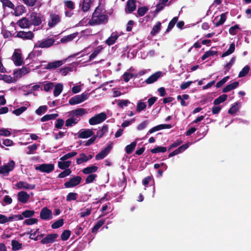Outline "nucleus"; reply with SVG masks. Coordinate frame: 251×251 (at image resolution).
<instances>
[{
  "instance_id": "aec40b11",
  "label": "nucleus",
  "mask_w": 251,
  "mask_h": 251,
  "mask_svg": "<svg viewBox=\"0 0 251 251\" xmlns=\"http://www.w3.org/2000/svg\"><path fill=\"white\" fill-rule=\"evenodd\" d=\"M112 147L111 145H108L104 149H103L100 152L96 155V160H100L104 158L110 152Z\"/></svg>"
},
{
  "instance_id": "473e14b6",
  "label": "nucleus",
  "mask_w": 251,
  "mask_h": 251,
  "mask_svg": "<svg viewBox=\"0 0 251 251\" xmlns=\"http://www.w3.org/2000/svg\"><path fill=\"white\" fill-rule=\"evenodd\" d=\"M137 141H138V138H137L135 141L126 147L125 150L127 154H130L132 152L136 146Z\"/></svg>"
},
{
  "instance_id": "c756f323",
  "label": "nucleus",
  "mask_w": 251,
  "mask_h": 251,
  "mask_svg": "<svg viewBox=\"0 0 251 251\" xmlns=\"http://www.w3.org/2000/svg\"><path fill=\"white\" fill-rule=\"evenodd\" d=\"M77 34V32H75L67 36H65L61 39L60 41L62 43H65L71 41L76 37Z\"/></svg>"
},
{
  "instance_id": "2eb2a0df",
  "label": "nucleus",
  "mask_w": 251,
  "mask_h": 251,
  "mask_svg": "<svg viewBox=\"0 0 251 251\" xmlns=\"http://www.w3.org/2000/svg\"><path fill=\"white\" fill-rule=\"evenodd\" d=\"M30 198V196L26 192L22 191L18 193L17 199L19 202L26 203Z\"/></svg>"
},
{
  "instance_id": "f3484780",
  "label": "nucleus",
  "mask_w": 251,
  "mask_h": 251,
  "mask_svg": "<svg viewBox=\"0 0 251 251\" xmlns=\"http://www.w3.org/2000/svg\"><path fill=\"white\" fill-rule=\"evenodd\" d=\"M66 60H57L51 62H49L47 65L45 67L46 69L51 70L56 69L63 64L65 62Z\"/></svg>"
},
{
  "instance_id": "0e129e2a",
  "label": "nucleus",
  "mask_w": 251,
  "mask_h": 251,
  "mask_svg": "<svg viewBox=\"0 0 251 251\" xmlns=\"http://www.w3.org/2000/svg\"><path fill=\"white\" fill-rule=\"evenodd\" d=\"M240 29V27L238 25H236L231 26L229 29V33L232 35H235L237 34L238 31Z\"/></svg>"
},
{
  "instance_id": "ea45409f",
  "label": "nucleus",
  "mask_w": 251,
  "mask_h": 251,
  "mask_svg": "<svg viewBox=\"0 0 251 251\" xmlns=\"http://www.w3.org/2000/svg\"><path fill=\"white\" fill-rule=\"evenodd\" d=\"M25 8L23 5L17 6L14 10V15L16 16L21 15L25 12Z\"/></svg>"
},
{
  "instance_id": "dca6fc26",
  "label": "nucleus",
  "mask_w": 251,
  "mask_h": 251,
  "mask_svg": "<svg viewBox=\"0 0 251 251\" xmlns=\"http://www.w3.org/2000/svg\"><path fill=\"white\" fill-rule=\"evenodd\" d=\"M57 237L58 235L56 233L48 234L46 237L42 239L41 242L43 244L52 243L55 242Z\"/></svg>"
},
{
  "instance_id": "9d476101",
  "label": "nucleus",
  "mask_w": 251,
  "mask_h": 251,
  "mask_svg": "<svg viewBox=\"0 0 251 251\" xmlns=\"http://www.w3.org/2000/svg\"><path fill=\"white\" fill-rule=\"evenodd\" d=\"M86 113L85 109L80 108L75 110H72L69 113V116H72L75 119H78L79 122L80 120L81 117Z\"/></svg>"
},
{
  "instance_id": "412c9836",
  "label": "nucleus",
  "mask_w": 251,
  "mask_h": 251,
  "mask_svg": "<svg viewBox=\"0 0 251 251\" xmlns=\"http://www.w3.org/2000/svg\"><path fill=\"white\" fill-rule=\"evenodd\" d=\"M30 21L31 25H38L41 24V18L36 13H32L30 16Z\"/></svg>"
},
{
  "instance_id": "6ab92c4d",
  "label": "nucleus",
  "mask_w": 251,
  "mask_h": 251,
  "mask_svg": "<svg viewBox=\"0 0 251 251\" xmlns=\"http://www.w3.org/2000/svg\"><path fill=\"white\" fill-rule=\"evenodd\" d=\"M163 75L161 72H157L148 77L145 82L148 84H151L156 81L159 77Z\"/></svg>"
},
{
  "instance_id": "9b49d317",
  "label": "nucleus",
  "mask_w": 251,
  "mask_h": 251,
  "mask_svg": "<svg viewBox=\"0 0 251 251\" xmlns=\"http://www.w3.org/2000/svg\"><path fill=\"white\" fill-rule=\"evenodd\" d=\"M81 180V177L79 176H76L71 178L68 181L64 183L66 188H72L78 185Z\"/></svg>"
},
{
  "instance_id": "5701e85b",
  "label": "nucleus",
  "mask_w": 251,
  "mask_h": 251,
  "mask_svg": "<svg viewBox=\"0 0 251 251\" xmlns=\"http://www.w3.org/2000/svg\"><path fill=\"white\" fill-rule=\"evenodd\" d=\"M172 127V126L171 125H165V124H162V125H159L157 126H155L148 131V134H151L155 131L165 129V128H170Z\"/></svg>"
},
{
  "instance_id": "bf43d9fd",
  "label": "nucleus",
  "mask_w": 251,
  "mask_h": 251,
  "mask_svg": "<svg viewBox=\"0 0 251 251\" xmlns=\"http://www.w3.org/2000/svg\"><path fill=\"white\" fill-rule=\"evenodd\" d=\"M217 53L216 51L209 50L205 52V53L201 57V59L204 60L206 59L207 58L213 56Z\"/></svg>"
},
{
  "instance_id": "bb28decb",
  "label": "nucleus",
  "mask_w": 251,
  "mask_h": 251,
  "mask_svg": "<svg viewBox=\"0 0 251 251\" xmlns=\"http://www.w3.org/2000/svg\"><path fill=\"white\" fill-rule=\"evenodd\" d=\"M19 25L22 28L28 27L31 25L30 20L26 18H23L18 22Z\"/></svg>"
},
{
  "instance_id": "774afa93",
  "label": "nucleus",
  "mask_w": 251,
  "mask_h": 251,
  "mask_svg": "<svg viewBox=\"0 0 251 251\" xmlns=\"http://www.w3.org/2000/svg\"><path fill=\"white\" fill-rule=\"evenodd\" d=\"M71 235V232L69 230H65L61 235V239L63 241H66L68 239Z\"/></svg>"
},
{
  "instance_id": "7ed1b4c3",
  "label": "nucleus",
  "mask_w": 251,
  "mask_h": 251,
  "mask_svg": "<svg viewBox=\"0 0 251 251\" xmlns=\"http://www.w3.org/2000/svg\"><path fill=\"white\" fill-rule=\"evenodd\" d=\"M35 169L36 171H39L40 172L49 174L54 170V165L52 163H44L36 166Z\"/></svg>"
},
{
  "instance_id": "f704fd0d",
  "label": "nucleus",
  "mask_w": 251,
  "mask_h": 251,
  "mask_svg": "<svg viewBox=\"0 0 251 251\" xmlns=\"http://www.w3.org/2000/svg\"><path fill=\"white\" fill-rule=\"evenodd\" d=\"M98 169V168L97 166H91L83 169L82 170V172L84 174H92L93 173L97 172Z\"/></svg>"
},
{
  "instance_id": "a878e982",
  "label": "nucleus",
  "mask_w": 251,
  "mask_h": 251,
  "mask_svg": "<svg viewBox=\"0 0 251 251\" xmlns=\"http://www.w3.org/2000/svg\"><path fill=\"white\" fill-rule=\"evenodd\" d=\"M226 19V13H223L220 15L219 18L217 17L214 22V25L216 26H218L224 23Z\"/></svg>"
},
{
  "instance_id": "e433bc0d",
  "label": "nucleus",
  "mask_w": 251,
  "mask_h": 251,
  "mask_svg": "<svg viewBox=\"0 0 251 251\" xmlns=\"http://www.w3.org/2000/svg\"><path fill=\"white\" fill-rule=\"evenodd\" d=\"M92 210V208L91 207L86 208H85L81 210V211L79 214V215L80 217H81V218L87 217V216H89V215H90V214L91 213Z\"/></svg>"
},
{
  "instance_id": "6e6552de",
  "label": "nucleus",
  "mask_w": 251,
  "mask_h": 251,
  "mask_svg": "<svg viewBox=\"0 0 251 251\" xmlns=\"http://www.w3.org/2000/svg\"><path fill=\"white\" fill-rule=\"evenodd\" d=\"M40 218L44 220H50L53 218L52 211L47 207L43 208L40 212Z\"/></svg>"
},
{
  "instance_id": "09e8293b",
  "label": "nucleus",
  "mask_w": 251,
  "mask_h": 251,
  "mask_svg": "<svg viewBox=\"0 0 251 251\" xmlns=\"http://www.w3.org/2000/svg\"><path fill=\"white\" fill-rule=\"evenodd\" d=\"M167 151V149L164 147L157 146L151 150L152 153H156L158 152H165Z\"/></svg>"
},
{
  "instance_id": "4468645a",
  "label": "nucleus",
  "mask_w": 251,
  "mask_h": 251,
  "mask_svg": "<svg viewBox=\"0 0 251 251\" xmlns=\"http://www.w3.org/2000/svg\"><path fill=\"white\" fill-rule=\"evenodd\" d=\"M29 72V70L25 67L22 68L20 69L15 71L14 72L13 75L16 81H17L19 78H20L23 76L28 74Z\"/></svg>"
},
{
  "instance_id": "4be33fe9",
  "label": "nucleus",
  "mask_w": 251,
  "mask_h": 251,
  "mask_svg": "<svg viewBox=\"0 0 251 251\" xmlns=\"http://www.w3.org/2000/svg\"><path fill=\"white\" fill-rule=\"evenodd\" d=\"M17 37L24 39H31L33 37V34L31 31H21L17 33Z\"/></svg>"
},
{
  "instance_id": "37998d69",
  "label": "nucleus",
  "mask_w": 251,
  "mask_h": 251,
  "mask_svg": "<svg viewBox=\"0 0 251 251\" xmlns=\"http://www.w3.org/2000/svg\"><path fill=\"white\" fill-rule=\"evenodd\" d=\"M147 107L146 102H143L142 100H139L137 104L136 111L140 113L142 111L145 110Z\"/></svg>"
},
{
  "instance_id": "72a5a7b5",
  "label": "nucleus",
  "mask_w": 251,
  "mask_h": 251,
  "mask_svg": "<svg viewBox=\"0 0 251 251\" xmlns=\"http://www.w3.org/2000/svg\"><path fill=\"white\" fill-rule=\"evenodd\" d=\"M65 122V126H72L78 123V119L73 118L72 116H70Z\"/></svg>"
},
{
  "instance_id": "a211bd4d",
  "label": "nucleus",
  "mask_w": 251,
  "mask_h": 251,
  "mask_svg": "<svg viewBox=\"0 0 251 251\" xmlns=\"http://www.w3.org/2000/svg\"><path fill=\"white\" fill-rule=\"evenodd\" d=\"M190 144H191V143H187V144L182 145L181 146L179 147L176 150L174 151H173V152H171L169 154L168 157H171L172 156H174L175 155H176L177 154H178L182 152L183 151H185L186 149H187L189 148V145Z\"/></svg>"
},
{
  "instance_id": "cd10ccee",
  "label": "nucleus",
  "mask_w": 251,
  "mask_h": 251,
  "mask_svg": "<svg viewBox=\"0 0 251 251\" xmlns=\"http://www.w3.org/2000/svg\"><path fill=\"white\" fill-rule=\"evenodd\" d=\"M118 37L119 36L117 33L113 32L111 34V36L106 40V43L108 46H111L114 44L118 39Z\"/></svg>"
},
{
  "instance_id": "f03ea898",
  "label": "nucleus",
  "mask_w": 251,
  "mask_h": 251,
  "mask_svg": "<svg viewBox=\"0 0 251 251\" xmlns=\"http://www.w3.org/2000/svg\"><path fill=\"white\" fill-rule=\"evenodd\" d=\"M88 94L87 93H83L81 95L75 96L71 98L69 101V103L71 105H75L81 103L86 100L88 98Z\"/></svg>"
},
{
  "instance_id": "2f4dec72",
  "label": "nucleus",
  "mask_w": 251,
  "mask_h": 251,
  "mask_svg": "<svg viewBox=\"0 0 251 251\" xmlns=\"http://www.w3.org/2000/svg\"><path fill=\"white\" fill-rule=\"evenodd\" d=\"M241 106L240 102H235L229 108L228 111V113L230 114H234L238 111Z\"/></svg>"
},
{
  "instance_id": "3c124183",
  "label": "nucleus",
  "mask_w": 251,
  "mask_h": 251,
  "mask_svg": "<svg viewBox=\"0 0 251 251\" xmlns=\"http://www.w3.org/2000/svg\"><path fill=\"white\" fill-rule=\"evenodd\" d=\"M12 250L17 251L20 250L22 247V244L17 240H12L11 242Z\"/></svg>"
},
{
  "instance_id": "39448f33",
  "label": "nucleus",
  "mask_w": 251,
  "mask_h": 251,
  "mask_svg": "<svg viewBox=\"0 0 251 251\" xmlns=\"http://www.w3.org/2000/svg\"><path fill=\"white\" fill-rule=\"evenodd\" d=\"M12 60L14 64L17 66H21L23 64L24 61L22 57L21 51L20 49H15L12 56Z\"/></svg>"
},
{
  "instance_id": "423d86ee",
  "label": "nucleus",
  "mask_w": 251,
  "mask_h": 251,
  "mask_svg": "<svg viewBox=\"0 0 251 251\" xmlns=\"http://www.w3.org/2000/svg\"><path fill=\"white\" fill-rule=\"evenodd\" d=\"M54 43L52 38L38 41L34 45V48H47L51 47Z\"/></svg>"
},
{
  "instance_id": "8fccbe9b",
  "label": "nucleus",
  "mask_w": 251,
  "mask_h": 251,
  "mask_svg": "<svg viewBox=\"0 0 251 251\" xmlns=\"http://www.w3.org/2000/svg\"><path fill=\"white\" fill-rule=\"evenodd\" d=\"M236 58L235 57H233L229 62H228L224 67L225 73L227 72L231 68L232 66L234 64L235 62Z\"/></svg>"
},
{
  "instance_id": "c9c22d12",
  "label": "nucleus",
  "mask_w": 251,
  "mask_h": 251,
  "mask_svg": "<svg viewBox=\"0 0 251 251\" xmlns=\"http://www.w3.org/2000/svg\"><path fill=\"white\" fill-rule=\"evenodd\" d=\"M235 46L234 43H231L230 45L229 49L225 52H224L222 55V57H224L226 56H227L228 55H229L230 54H232L235 50Z\"/></svg>"
},
{
  "instance_id": "e2e57ef3",
  "label": "nucleus",
  "mask_w": 251,
  "mask_h": 251,
  "mask_svg": "<svg viewBox=\"0 0 251 251\" xmlns=\"http://www.w3.org/2000/svg\"><path fill=\"white\" fill-rule=\"evenodd\" d=\"M25 106L21 107L13 111L12 113L16 116H19L26 110Z\"/></svg>"
},
{
  "instance_id": "5fc2aeb1",
  "label": "nucleus",
  "mask_w": 251,
  "mask_h": 251,
  "mask_svg": "<svg viewBox=\"0 0 251 251\" xmlns=\"http://www.w3.org/2000/svg\"><path fill=\"white\" fill-rule=\"evenodd\" d=\"M105 220H100L92 228V232H97V230L104 224Z\"/></svg>"
},
{
  "instance_id": "20e7f679",
  "label": "nucleus",
  "mask_w": 251,
  "mask_h": 251,
  "mask_svg": "<svg viewBox=\"0 0 251 251\" xmlns=\"http://www.w3.org/2000/svg\"><path fill=\"white\" fill-rule=\"evenodd\" d=\"M106 119V115L104 113H100L90 118L89 123L91 125H95L100 124Z\"/></svg>"
},
{
  "instance_id": "c03bdc74",
  "label": "nucleus",
  "mask_w": 251,
  "mask_h": 251,
  "mask_svg": "<svg viewBox=\"0 0 251 251\" xmlns=\"http://www.w3.org/2000/svg\"><path fill=\"white\" fill-rule=\"evenodd\" d=\"M70 161H62L58 163V167L61 169H67L71 165Z\"/></svg>"
},
{
  "instance_id": "79ce46f5",
  "label": "nucleus",
  "mask_w": 251,
  "mask_h": 251,
  "mask_svg": "<svg viewBox=\"0 0 251 251\" xmlns=\"http://www.w3.org/2000/svg\"><path fill=\"white\" fill-rule=\"evenodd\" d=\"M57 116H58L57 114H52L46 115L41 118L40 121L42 122H44L46 121H49L50 120L54 119Z\"/></svg>"
},
{
  "instance_id": "49530a36",
  "label": "nucleus",
  "mask_w": 251,
  "mask_h": 251,
  "mask_svg": "<svg viewBox=\"0 0 251 251\" xmlns=\"http://www.w3.org/2000/svg\"><path fill=\"white\" fill-rule=\"evenodd\" d=\"M30 234L29 236V238L31 239H33L35 241H37L40 239L39 235H37V233H39V229L38 228L36 229V230L34 231L31 230L30 231Z\"/></svg>"
},
{
  "instance_id": "58836bf2",
  "label": "nucleus",
  "mask_w": 251,
  "mask_h": 251,
  "mask_svg": "<svg viewBox=\"0 0 251 251\" xmlns=\"http://www.w3.org/2000/svg\"><path fill=\"white\" fill-rule=\"evenodd\" d=\"M102 47L101 46H98L93 51V52L89 56V60L91 61L93 60L98 55V54L102 50Z\"/></svg>"
},
{
  "instance_id": "680f3d73",
  "label": "nucleus",
  "mask_w": 251,
  "mask_h": 251,
  "mask_svg": "<svg viewBox=\"0 0 251 251\" xmlns=\"http://www.w3.org/2000/svg\"><path fill=\"white\" fill-rule=\"evenodd\" d=\"M44 90L46 92H49L54 87V83L51 82H46L44 84Z\"/></svg>"
},
{
  "instance_id": "4d7b16f0",
  "label": "nucleus",
  "mask_w": 251,
  "mask_h": 251,
  "mask_svg": "<svg viewBox=\"0 0 251 251\" xmlns=\"http://www.w3.org/2000/svg\"><path fill=\"white\" fill-rule=\"evenodd\" d=\"M48 107L46 105L40 106L36 109L35 113L38 115H41L44 114L47 110Z\"/></svg>"
},
{
  "instance_id": "13d9d810",
  "label": "nucleus",
  "mask_w": 251,
  "mask_h": 251,
  "mask_svg": "<svg viewBox=\"0 0 251 251\" xmlns=\"http://www.w3.org/2000/svg\"><path fill=\"white\" fill-rule=\"evenodd\" d=\"M73 71V68L71 67H66L61 68L60 70V73L64 76L66 75L69 72Z\"/></svg>"
},
{
  "instance_id": "69168bd1",
  "label": "nucleus",
  "mask_w": 251,
  "mask_h": 251,
  "mask_svg": "<svg viewBox=\"0 0 251 251\" xmlns=\"http://www.w3.org/2000/svg\"><path fill=\"white\" fill-rule=\"evenodd\" d=\"M10 131L7 128H2L0 129V136L9 137L11 135Z\"/></svg>"
},
{
  "instance_id": "a18cd8bd",
  "label": "nucleus",
  "mask_w": 251,
  "mask_h": 251,
  "mask_svg": "<svg viewBox=\"0 0 251 251\" xmlns=\"http://www.w3.org/2000/svg\"><path fill=\"white\" fill-rule=\"evenodd\" d=\"M161 29V23L157 22L152 27L151 34L152 36H154L159 32Z\"/></svg>"
},
{
  "instance_id": "393cba45",
  "label": "nucleus",
  "mask_w": 251,
  "mask_h": 251,
  "mask_svg": "<svg viewBox=\"0 0 251 251\" xmlns=\"http://www.w3.org/2000/svg\"><path fill=\"white\" fill-rule=\"evenodd\" d=\"M92 4V0H83L82 3H80L79 7L83 12L87 11Z\"/></svg>"
},
{
  "instance_id": "864d4df0",
  "label": "nucleus",
  "mask_w": 251,
  "mask_h": 251,
  "mask_svg": "<svg viewBox=\"0 0 251 251\" xmlns=\"http://www.w3.org/2000/svg\"><path fill=\"white\" fill-rule=\"evenodd\" d=\"M2 79L5 82L9 83H14L16 82L14 76L12 77L9 75H3L2 76Z\"/></svg>"
},
{
  "instance_id": "603ef678",
  "label": "nucleus",
  "mask_w": 251,
  "mask_h": 251,
  "mask_svg": "<svg viewBox=\"0 0 251 251\" xmlns=\"http://www.w3.org/2000/svg\"><path fill=\"white\" fill-rule=\"evenodd\" d=\"M168 0H159L158 3L156 5V10L158 11L161 10L164 6L167 5Z\"/></svg>"
},
{
  "instance_id": "b1692460",
  "label": "nucleus",
  "mask_w": 251,
  "mask_h": 251,
  "mask_svg": "<svg viewBox=\"0 0 251 251\" xmlns=\"http://www.w3.org/2000/svg\"><path fill=\"white\" fill-rule=\"evenodd\" d=\"M136 9V5L133 0H129L126 4L125 11L126 13H130Z\"/></svg>"
},
{
  "instance_id": "338daca9",
  "label": "nucleus",
  "mask_w": 251,
  "mask_h": 251,
  "mask_svg": "<svg viewBox=\"0 0 251 251\" xmlns=\"http://www.w3.org/2000/svg\"><path fill=\"white\" fill-rule=\"evenodd\" d=\"M37 148V145L35 144H33L31 146H29L27 148L26 153L27 154H31L34 153L35 151L36 150Z\"/></svg>"
},
{
  "instance_id": "0eeeda50",
  "label": "nucleus",
  "mask_w": 251,
  "mask_h": 251,
  "mask_svg": "<svg viewBox=\"0 0 251 251\" xmlns=\"http://www.w3.org/2000/svg\"><path fill=\"white\" fill-rule=\"evenodd\" d=\"M15 166V162L12 160H10L7 164L0 167V174H8L14 169Z\"/></svg>"
},
{
  "instance_id": "c85d7f7f",
  "label": "nucleus",
  "mask_w": 251,
  "mask_h": 251,
  "mask_svg": "<svg viewBox=\"0 0 251 251\" xmlns=\"http://www.w3.org/2000/svg\"><path fill=\"white\" fill-rule=\"evenodd\" d=\"M239 83L237 81L234 82L229 85H226L223 90V92L224 93H227L228 92H229L235 88H236Z\"/></svg>"
},
{
  "instance_id": "f8f14e48",
  "label": "nucleus",
  "mask_w": 251,
  "mask_h": 251,
  "mask_svg": "<svg viewBox=\"0 0 251 251\" xmlns=\"http://www.w3.org/2000/svg\"><path fill=\"white\" fill-rule=\"evenodd\" d=\"M60 21L59 15L53 13H51L50 15V19L48 22V25L50 27L55 26Z\"/></svg>"
},
{
  "instance_id": "4c0bfd02",
  "label": "nucleus",
  "mask_w": 251,
  "mask_h": 251,
  "mask_svg": "<svg viewBox=\"0 0 251 251\" xmlns=\"http://www.w3.org/2000/svg\"><path fill=\"white\" fill-rule=\"evenodd\" d=\"M89 160L88 157L84 153H81L76 159V163L77 164H81L83 162H86Z\"/></svg>"
},
{
  "instance_id": "f257e3e1",
  "label": "nucleus",
  "mask_w": 251,
  "mask_h": 251,
  "mask_svg": "<svg viewBox=\"0 0 251 251\" xmlns=\"http://www.w3.org/2000/svg\"><path fill=\"white\" fill-rule=\"evenodd\" d=\"M107 21V16L104 14L100 8L97 7L92 18L89 20V24L91 25H95L105 23Z\"/></svg>"
},
{
  "instance_id": "de8ad7c7",
  "label": "nucleus",
  "mask_w": 251,
  "mask_h": 251,
  "mask_svg": "<svg viewBox=\"0 0 251 251\" xmlns=\"http://www.w3.org/2000/svg\"><path fill=\"white\" fill-rule=\"evenodd\" d=\"M250 70V67L248 65L245 66L242 70L239 72L238 75L239 77H242L246 75Z\"/></svg>"
},
{
  "instance_id": "ddd939ff",
  "label": "nucleus",
  "mask_w": 251,
  "mask_h": 251,
  "mask_svg": "<svg viewBox=\"0 0 251 251\" xmlns=\"http://www.w3.org/2000/svg\"><path fill=\"white\" fill-rule=\"evenodd\" d=\"M94 133L92 129H81L77 133V136L79 138H87L93 135Z\"/></svg>"
},
{
  "instance_id": "6e6d98bb",
  "label": "nucleus",
  "mask_w": 251,
  "mask_h": 251,
  "mask_svg": "<svg viewBox=\"0 0 251 251\" xmlns=\"http://www.w3.org/2000/svg\"><path fill=\"white\" fill-rule=\"evenodd\" d=\"M108 131V127L106 126H103L102 128L99 129L97 132V137L101 138Z\"/></svg>"
},
{
  "instance_id": "1a4fd4ad",
  "label": "nucleus",
  "mask_w": 251,
  "mask_h": 251,
  "mask_svg": "<svg viewBox=\"0 0 251 251\" xmlns=\"http://www.w3.org/2000/svg\"><path fill=\"white\" fill-rule=\"evenodd\" d=\"M17 189L33 190L35 188L34 184H29L26 181H20L15 185Z\"/></svg>"
},
{
  "instance_id": "a19ab883",
  "label": "nucleus",
  "mask_w": 251,
  "mask_h": 251,
  "mask_svg": "<svg viewBox=\"0 0 251 251\" xmlns=\"http://www.w3.org/2000/svg\"><path fill=\"white\" fill-rule=\"evenodd\" d=\"M227 98V96L226 94H223L220 96H219L218 98L216 99L213 102V104L214 105H218L220 104L221 103L225 101Z\"/></svg>"
},
{
  "instance_id": "052dcab7",
  "label": "nucleus",
  "mask_w": 251,
  "mask_h": 251,
  "mask_svg": "<svg viewBox=\"0 0 251 251\" xmlns=\"http://www.w3.org/2000/svg\"><path fill=\"white\" fill-rule=\"evenodd\" d=\"M64 222L62 219H59L58 221L55 222L51 225V227L53 229H56L63 225Z\"/></svg>"
},
{
  "instance_id": "7c9ffc66",
  "label": "nucleus",
  "mask_w": 251,
  "mask_h": 251,
  "mask_svg": "<svg viewBox=\"0 0 251 251\" xmlns=\"http://www.w3.org/2000/svg\"><path fill=\"white\" fill-rule=\"evenodd\" d=\"M53 91V95L54 97L58 96L62 92L63 88V85L62 83H57L54 86Z\"/></svg>"
}]
</instances>
